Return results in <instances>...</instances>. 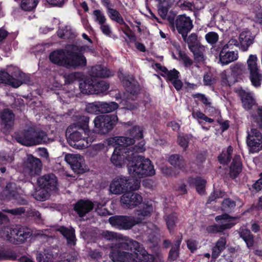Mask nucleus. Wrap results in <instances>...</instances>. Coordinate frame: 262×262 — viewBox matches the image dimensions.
Instances as JSON below:
<instances>
[{
    "label": "nucleus",
    "mask_w": 262,
    "mask_h": 262,
    "mask_svg": "<svg viewBox=\"0 0 262 262\" xmlns=\"http://www.w3.org/2000/svg\"><path fill=\"white\" fill-rule=\"evenodd\" d=\"M93 207L94 204L92 202L88 200H80L77 203L74 208L79 216H82L91 210Z\"/></svg>",
    "instance_id": "5701e85b"
},
{
    "label": "nucleus",
    "mask_w": 262,
    "mask_h": 262,
    "mask_svg": "<svg viewBox=\"0 0 262 262\" xmlns=\"http://www.w3.org/2000/svg\"><path fill=\"white\" fill-rule=\"evenodd\" d=\"M194 54V57L196 60L198 61H203L205 60L204 55V47H195L193 49L191 48V50Z\"/></svg>",
    "instance_id": "a18cd8bd"
},
{
    "label": "nucleus",
    "mask_w": 262,
    "mask_h": 262,
    "mask_svg": "<svg viewBox=\"0 0 262 262\" xmlns=\"http://www.w3.org/2000/svg\"><path fill=\"white\" fill-rule=\"evenodd\" d=\"M91 51H92V49L90 46H67V54L68 58L66 67L76 68L78 67L85 66L86 59L82 54L85 52Z\"/></svg>",
    "instance_id": "39448f33"
},
{
    "label": "nucleus",
    "mask_w": 262,
    "mask_h": 262,
    "mask_svg": "<svg viewBox=\"0 0 262 262\" xmlns=\"http://www.w3.org/2000/svg\"><path fill=\"white\" fill-rule=\"evenodd\" d=\"M94 20L100 25L104 24L106 21V18L104 13L100 10H95L93 11Z\"/></svg>",
    "instance_id": "c03bdc74"
},
{
    "label": "nucleus",
    "mask_w": 262,
    "mask_h": 262,
    "mask_svg": "<svg viewBox=\"0 0 262 262\" xmlns=\"http://www.w3.org/2000/svg\"><path fill=\"white\" fill-rule=\"evenodd\" d=\"M226 241L225 238H221L217 241L215 246L212 249V257L215 259L219 256L225 249Z\"/></svg>",
    "instance_id": "473e14b6"
},
{
    "label": "nucleus",
    "mask_w": 262,
    "mask_h": 262,
    "mask_svg": "<svg viewBox=\"0 0 262 262\" xmlns=\"http://www.w3.org/2000/svg\"><path fill=\"white\" fill-rule=\"evenodd\" d=\"M89 118L83 117L82 124H74L70 126L66 131L68 141L71 146L77 149L88 147L93 141V139L88 137L89 129L88 123Z\"/></svg>",
    "instance_id": "7ed1b4c3"
},
{
    "label": "nucleus",
    "mask_w": 262,
    "mask_h": 262,
    "mask_svg": "<svg viewBox=\"0 0 262 262\" xmlns=\"http://www.w3.org/2000/svg\"><path fill=\"white\" fill-rule=\"evenodd\" d=\"M37 260L38 262H55L54 260V256L53 254L51 253H45L43 255L41 253H39L36 257ZM26 262H33L31 260H27Z\"/></svg>",
    "instance_id": "79ce46f5"
},
{
    "label": "nucleus",
    "mask_w": 262,
    "mask_h": 262,
    "mask_svg": "<svg viewBox=\"0 0 262 262\" xmlns=\"http://www.w3.org/2000/svg\"><path fill=\"white\" fill-rule=\"evenodd\" d=\"M71 34L70 27H66L65 29H60L58 31V35L60 38H69Z\"/></svg>",
    "instance_id": "6e6d98bb"
},
{
    "label": "nucleus",
    "mask_w": 262,
    "mask_h": 262,
    "mask_svg": "<svg viewBox=\"0 0 262 262\" xmlns=\"http://www.w3.org/2000/svg\"><path fill=\"white\" fill-rule=\"evenodd\" d=\"M239 40L241 43L240 49L243 51H246L252 43L253 37L250 31H243L239 35Z\"/></svg>",
    "instance_id": "b1692460"
},
{
    "label": "nucleus",
    "mask_w": 262,
    "mask_h": 262,
    "mask_svg": "<svg viewBox=\"0 0 262 262\" xmlns=\"http://www.w3.org/2000/svg\"><path fill=\"white\" fill-rule=\"evenodd\" d=\"M253 188L256 191H259L262 188V178L258 179L253 185Z\"/></svg>",
    "instance_id": "774afa93"
},
{
    "label": "nucleus",
    "mask_w": 262,
    "mask_h": 262,
    "mask_svg": "<svg viewBox=\"0 0 262 262\" xmlns=\"http://www.w3.org/2000/svg\"><path fill=\"white\" fill-rule=\"evenodd\" d=\"M241 237L244 239L248 247H250L253 244V237L250 231L246 229L241 228L239 230Z\"/></svg>",
    "instance_id": "f704fd0d"
},
{
    "label": "nucleus",
    "mask_w": 262,
    "mask_h": 262,
    "mask_svg": "<svg viewBox=\"0 0 262 262\" xmlns=\"http://www.w3.org/2000/svg\"><path fill=\"white\" fill-rule=\"evenodd\" d=\"M127 178L122 176L115 178L110 185V192L115 194H120L127 190H136L140 186L141 178L131 177Z\"/></svg>",
    "instance_id": "423d86ee"
},
{
    "label": "nucleus",
    "mask_w": 262,
    "mask_h": 262,
    "mask_svg": "<svg viewBox=\"0 0 262 262\" xmlns=\"http://www.w3.org/2000/svg\"><path fill=\"white\" fill-rule=\"evenodd\" d=\"M100 29L104 34L110 36L111 34V29L109 25L105 23L100 25Z\"/></svg>",
    "instance_id": "e2e57ef3"
},
{
    "label": "nucleus",
    "mask_w": 262,
    "mask_h": 262,
    "mask_svg": "<svg viewBox=\"0 0 262 262\" xmlns=\"http://www.w3.org/2000/svg\"><path fill=\"white\" fill-rule=\"evenodd\" d=\"M58 230L67 238L69 245H75V237L74 230L73 228L68 229L64 227H60L58 229Z\"/></svg>",
    "instance_id": "cd10ccee"
},
{
    "label": "nucleus",
    "mask_w": 262,
    "mask_h": 262,
    "mask_svg": "<svg viewBox=\"0 0 262 262\" xmlns=\"http://www.w3.org/2000/svg\"><path fill=\"white\" fill-rule=\"evenodd\" d=\"M119 77L126 87V91L130 94L129 98H128L127 100L125 101L124 103L126 105L125 108L130 110H134L137 107V105L135 103L133 104L130 103L129 100H133L135 95L138 93L140 91L139 85L132 77L126 78L124 77L122 75H119Z\"/></svg>",
    "instance_id": "9d476101"
},
{
    "label": "nucleus",
    "mask_w": 262,
    "mask_h": 262,
    "mask_svg": "<svg viewBox=\"0 0 262 262\" xmlns=\"http://www.w3.org/2000/svg\"><path fill=\"white\" fill-rule=\"evenodd\" d=\"M176 26L178 32L186 40V36L193 28L192 20L186 15H179L176 20Z\"/></svg>",
    "instance_id": "f3484780"
},
{
    "label": "nucleus",
    "mask_w": 262,
    "mask_h": 262,
    "mask_svg": "<svg viewBox=\"0 0 262 262\" xmlns=\"http://www.w3.org/2000/svg\"><path fill=\"white\" fill-rule=\"evenodd\" d=\"M110 257L114 262H163L159 257L148 255L137 242L129 239L113 247Z\"/></svg>",
    "instance_id": "f03ea898"
},
{
    "label": "nucleus",
    "mask_w": 262,
    "mask_h": 262,
    "mask_svg": "<svg viewBox=\"0 0 262 262\" xmlns=\"http://www.w3.org/2000/svg\"><path fill=\"white\" fill-rule=\"evenodd\" d=\"M238 57V52L230 51L222 49L220 53V61L223 64H227L237 59Z\"/></svg>",
    "instance_id": "4be33fe9"
},
{
    "label": "nucleus",
    "mask_w": 262,
    "mask_h": 262,
    "mask_svg": "<svg viewBox=\"0 0 262 262\" xmlns=\"http://www.w3.org/2000/svg\"><path fill=\"white\" fill-rule=\"evenodd\" d=\"M176 220L177 217L173 214H170L167 217L166 221L167 228L169 231L172 230L174 228Z\"/></svg>",
    "instance_id": "3c124183"
},
{
    "label": "nucleus",
    "mask_w": 262,
    "mask_h": 262,
    "mask_svg": "<svg viewBox=\"0 0 262 262\" xmlns=\"http://www.w3.org/2000/svg\"><path fill=\"white\" fill-rule=\"evenodd\" d=\"M102 235L107 240H117V235L116 233L108 231H103Z\"/></svg>",
    "instance_id": "680f3d73"
},
{
    "label": "nucleus",
    "mask_w": 262,
    "mask_h": 262,
    "mask_svg": "<svg viewBox=\"0 0 262 262\" xmlns=\"http://www.w3.org/2000/svg\"><path fill=\"white\" fill-rule=\"evenodd\" d=\"M215 220L217 224L210 228L214 231L221 232L233 227L236 223L237 218L223 214L216 216Z\"/></svg>",
    "instance_id": "dca6fc26"
},
{
    "label": "nucleus",
    "mask_w": 262,
    "mask_h": 262,
    "mask_svg": "<svg viewBox=\"0 0 262 262\" xmlns=\"http://www.w3.org/2000/svg\"><path fill=\"white\" fill-rule=\"evenodd\" d=\"M101 89L95 88L94 80L92 78H87L79 83V88L81 92L86 94H100L107 91L109 88L108 84L106 82L100 83Z\"/></svg>",
    "instance_id": "4468645a"
},
{
    "label": "nucleus",
    "mask_w": 262,
    "mask_h": 262,
    "mask_svg": "<svg viewBox=\"0 0 262 262\" xmlns=\"http://www.w3.org/2000/svg\"><path fill=\"white\" fill-rule=\"evenodd\" d=\"M14 188H15V184H8L3 193L6 195V198L8 199L11 200L12 198H13V199L16 200L17 203L24 204V200H23L20 196H17L15 194L16 191H14L13 190Z\"/></svg>",
    "instance_id": "a878e982"
},
{
    "label": "nucleus",
    "mask_w": 262,
    "mask_h": 262,
    "mask_svg": "<svg viewBox=\"0 0 262 262\" xmlns=\"http://www.w3.org/2000/svg\"><path fill=\"white\" fill-rule=\"evenodd\" d=\"M242 164L239 156H235L230 167V174L231 177H235L241 170Z\"/></svg>",
    "instance_id": "c756f323"
},
{
    "label": "nucleus",
    "mask_w": 262,
    "mask_h": 262,
    "mask_svg": "<svg viewBox=\"0 0 262 262\" xmlns=\"http://www.w3.org/2000/svg\"><path fill=\"white\" fill-rule=\"evenodd\" d=\"M39 186H42L49 191L55 190L57 187V179L53 174H49L40 177L37 180Z\"/></svg>",
    "instance_id": "6ab92c4d"
},
{
    "label": "nucleus",
    "mask_w": 262,
    "mask_h": 262,
    "mask_svg": "<svg viewBox=\"0 0 262 262\" xmlns=\"http://www.w3.org/2000/svg\"><path fill=\"white\" fill-rule=\"evenodd\" d=\"M100 105L101 113H110L116 110L118 107V104L114 102L110 103L100 102Z\"/></svg>",
    "instance_id": "c9c22d12"
},
{
    "label": "nucleus",
    "mask_w": 262,
    "mask_h": 262,
    "mask_svg": "<svg viewBox=\"0 0 262 262\" xmlns=\"http://www.w3.org/2000/svg\"><path fill=\"white\" fill-rule=\"evenodd\" d=\"M181 242V239L177 240L172 247L169 254L168 258L171 260H175L178 256V249Z\"/></svg>",
    "instance_id": "37998d69"
},
{
    "label": "nucleus",
    "mask_w": 262,
    "mask_h": 262,
    "mask_svg": "<svg viewBox=\"0 0 262 262\" xmlns=\"http://www.w3.org/2000/svg\"><path fill=\"white\" fill-rule=\"evenodd\" d=\"M216 78L211 73H207L204 76V83L205 85H211L216 82Z\"/></svg>",
    "instance_id": "4d7b16f0"
},
{
    "label": "nucleus",
    "mask_w": 262,
    "mask_h": 262,
    "mask_svg": "<svg viewBox=\"0 0 262 262\" xmlns=\"http://www.w3.org/2000/svg\"><path fill=\"white\" fill-rule=\"evenodd\" d=\"M238 46V42L235 39H231L224 46L222 49H225L227 50H229L230 49H233L234 47H237Z\"/></svg>",
    "instance_id": "052dcab7"
},
{
    "label": "nucleus",
    "mask_w": 262,
    "mask_h": 262,
    "mask_svg": "<svg viewBox=\"0 0 262 262\" xmlns=\"http://www.w3.org/2000/svg\"><path fill=\"white\" fill-rule=\"evenodd\" d=\"M153 210V203L151 201L142 204L141 209L136 211V218L131 216H116L109 219V222L114 227L122 229H128L135 225L139 223L145 217L150 215Z\"/></svg>",
    "instance_id": "20e7f679"
},
{
    "label": "nucleus",
    "mask_w": 262,
    "mask_h": 262,
    "mask_svg": "<svg viewBox=\"0 0 262 262\" xmlns=\"http://www.w3.org/2000/svg\"><path fill=\"white\" fill-rule=\"evenodd\" d=\"M258 59L256 55L251 54L247 60L248 70L250 73V78L252 84L255 87H258L261 84L262 75L259 72L257 66Z\"/></svg>",
    "instance_id": "f8f14e48"
},
{
    "label": "nucleus",
    "mask_w": 262,
    "mask_h": 262,
    "mask_svg": "<svg viewBox=\"0 0 262 262\" xmlns=\"http://www.w3.org/2000/svg\"><path fill=\"white\" fill-rule=\"evenodd\" d=\"M1 235L7 240L19 243L25 242L30 236L31 234L28 229L24 228H17L12 230L9 228H6L2 232Z\"/></svg>",
    "instance_id": "9b49d317"
},
{
    "label": "nucleus",
    "mask_w": 262,
    "mask_h": 262,
    "mask_svg": "<svg viewBox=\"0 0 262 262\" xmlns=\"http://www.w3.org/2000/svg\"><path fill=\"white\" fill-rule=\"evenodd\" d=\"M91 74L94 77H106L111 75V72L107 69L98 65L92 68Z\"/></svg>",
    "instance_id": "7c9ffc66"
},
{
    "label": "nucleus",
    "mask_w": 262,
    "mask_h": 262,
    "mask_svg": "<svg viewBox=\"0 0 262 262\" xmlns=\"http://www.w3.org/2000/svg\"><path fill=\"white\" fill-rule=\"evenodd\" d=\"M13 160V157L7 155L5 152L0 153V164H7L11 162Z\"/></svg>",
    "instance_id": "5fc2aeb1"
},
{
    "label": "nucleus",
    "mask_w": 262,
    "mask_h": 262,
    "mask_svg": "<svg viewBox=\"0 0 262 262\" xmlns=\"http://www.w3.org/2000/svg\"><path fill=\"white\" fill-rule=\"evenodd\" d=\"M170 164L175 167H181L183 166L184 160L182 156L179 155H171L168 159Z\"/></svg>",
    "instance_id": "a19ab883"
},
{
    "label": "nucleus",
    "mask_w": 262,
    "mask_h": 262,
    "mask_svg": "<svg viewBox=\"0 0 262 262\" xmlns=\"http://www.w3.org/2000/svg\"><path fill=\"white\" fill-rule=\"evenodd\" d=\"M235 206V204L233 201L229 199H226L222 203V209L224 211H228Z\"/></svg>",
    "instance_id": "13d9d810"
},
{
    "label": "nucleus",
    "mask_w": 262,
    "mask_h": 262,
    "mask_svg": "<svg viewBox=\"0 0 262 262\" xmlns=\"http://www.w3.org/2000/svg\"><path fill=\"white\" fill-rule=\"evenodd\" d=\"M155 67L160 70L163 73L162 75L166 77L167 79L170 82L179 78V72L175 69L168 71L166 68L162 67L159 63H156Z\"/></svg>",
    "instance_id": "bb28decb"
},
{
    "label": "nucleus",
    "mask_w": 262,
    "mask_h": 262,
    "mask_svg": "<svg viewBox=\"0 0 262 262\" xmlns=\"http://www.w3.org/2000/svg\"><path fill=\"white\" fill-rule=\"evenodd\" d=\"M1 118L6 128H9L12 126L14 115L10 110L8 109L4 110L1 113Z\"/></svg>",
    "instance_id": "c85d7f7f"
},
{
    "label": "nucleus",
    "mask_w": 262,
    "mask_h": 262,
    "mask_svg": "<svg viewBox=\"0 0 262 262\" xmlns=\"http://www.w3.org/2000/svg\"><path fill=\"white\" fill-rule=\"evenodd\" d=\"M129 137H115L107 139L108 145L115 147L111 159L112 163L118 167L126 165L131 177L154 175L155 170L151 161L136 154L145 150L142 127L134 126L129 130Z\"/></svg>",
    "instance_id": "f257e3e1"
},
{
    "label": "nucleus",
    "mask_w": 262,
    "mask_h": 262,
    "mask_svg": "<svg viewBox=\"0 0 262 262\" xmlns=\"http://www.w3.org/2000/svg\"><path fill=\"white\" fill-rule=\"evenodd\" d=\"M106 12L108 16L112 20L115 21L120 24L124 23L122 16L116 10L110 7L107 9Z\"/></svg>",
    "instance_id": "4c0bfd02"
},
{
    "label": "nucleus",
    "mask_w": 262,
    "mask_h": 262,
    "mask_svg": "<svg viewBox=\"0 0 262 262\" xmlns=\"http://www.w3.org/2000/svg\"><path fill=\"white\" fill-rule=\"evenodd\" d=\"M37 0H21L20 8L25 11H31L37 6Z\"/></svg>",
    "instance_id": "ea45409f"
},
{
    "label": "nucleus",
    "mask_w": 262,
    "mask_h": 262,
    "mask_svg": "<svg viewBox=\"0 0 262 262\" xmlns=\"http://www.w3.org/2000/svg\"><path fill=\"white\" fill-rule=\"evenodd\" d=\"M64 159L70 165L73 170L76 173H82L88 170L87 167L85 164L84 160L83 157L80 155L66 154Z\"/></svg>",
    "instance_id": "2eb2a0df"
},
{
    "label": "nucleus",
    "mask_w": 262,
    "mask_h": 262,
    "mask_svg": "<svg viewBox=\"0 0 262 262\" xmlns=\"http://www.w3.org/2000/svg\"><path fill=\"white\" fill-rule=\"evenodd\" d=\"M252 119L260 128H262V107L259 108L257 111V114L252 115Z\"/></svg>",
    "instance_id": "603ef678"
},
{
    "label": "nucleus",
    "mask_w": 262,
    "mask_h": 262,
    "mask_svg": "<svg viewBox=\"0 0 262 262\" xmlns=\"http://www.w3.org/2000/svg\"><path fill=\"white\" fill-rule=\"evenodd\" d=\"M187 247L191 252H193L198 248V243L194 239H189L187 241Z\"/></svg>",
    "instance_id": "69168bd1"
},
{
    "label": "nucleus",
    "mask_w": 262,
    "mask_h": 262,
    "mask_svg": "<svg viewBox=\"0 0 262 262\" xmlns=\"http://www.w3.org/2000/svg\"><path fill=\"white\" fill-rule=\"evenodd\" d=\"M16 140L23 145L32 146L47 142L48 138L45 132L31 128L25 132L23 136L17 137Z\"/></svg>",
    "instance_id": "6e6552de"
},
{
    "label": "nucleus",
    "mask_w": 262,
    "mask_h": 262,
    "mask_svg": "<svg viewBox=\"0 0 262 262\" xmlns=\"http://www.w3.org/2000/svg\"><path fill=\"white\" fill-rule=\"evenodd\" d=\"M189 183L190 184H195L196 189L199 193L203 194L204 192L206 185V181L205 180L201 178H197L196 179L192 178L189 180Z\"/></svg>",
    "instance_id": "e433bc0d"
},
{
    "label": "nucleus",
    "mask_w": 262,
    "mask_h": 262,
    "mask_svg": "<svg viewBox=\"0 0 262 262\" xmlns=\"http://www.w3.org/2000/svg\"><path fill=\"white\" fill-rule=\"evenodd\" d=\"M174 49L172 53V56L174 59H181L184 62L186 67H189L192 63V61L185 54L182 52L180 50V47L178 45H173Z\"/></svg>",
    "instance_id": "393cba45"
},
{
    "label": "nucleus",
    "mask_w": 262,
    "mask_h": 262,
    "mask_svg": "<svg viewBox=\"0 0 262 262\" xmlns=\"http://www.w3.org/2000/svg\"><path fill=\"white\" fill-rule=\"evenodd\" d=\"M118 118L115 115H104L97 116L94 123L96 131L101 134H105L117 124Z\"/></svg>",
    "instance_id": "1a4fd4ad"
},
{
    "label": "nucleus",
    "mask_w": 262,
    "mask_h": 262,
    "mask_svg": "<svg viewBox=\"0 0 262 262\" xmlns=\"http://www.w3.org/2000/svg\"><path fill=\"white\" fill-rule=\"evenodd\" d=\"M49 57L52 62L66 67L68 58L67 47L65 49L57 50L53 51L50 54Z\"/></svg>",
    "instance_id": "aec40b11"
},
{
    "label": "nucleus",
    "mask_w": 262,
    "mask_h": 262,
    "mask_svg": "<svg viewBox=\"0 0 262 262\" xmlns=\"http://www.w3.org/2000/svg\"><path fill=\"white\" fill-rule=\"evenodd\" d=\"M198 37L197 35L195 34H191L188 38H187V35L186 36V40H184L188 45L189 48L190 50L191 48H194L195 47V45L197 44L198 41Z\"/></svg>",
    "instance_id": "09e8293b"
},
{
    "label": "nucleus",
    "mask_w": 262,
    "mask_h": 262,
    "mask_svg": "<svg viewBox=\"0 0 262 262\" xmlns=\"http://www.w3.org/2000/svg\"><path fill=\"white\" fill-rule=\"evenodd\" d=\"M221 76L222 82L224 84L230 85L232 84V81L231 80V77L228 72L226 71H223L221 73Z\"/></svg>",
    "instance_id": "864d4df0"
},
{
    "label": "nucleus",
    "mask_w": 262,
    "mask_h": 262,
    "mask_svg": "<svg viewBox=\"0 0 262 262\" xmlns=\"http://www.w3.org/2000/svg\"><path fill=\"white\" fill-rule=\"evenodd\" d=\"M242 100L243 106L246 110L250 109L255 103L253 94L251 92H244L242 96Z\"/></svg>",
    "instance_id": "2f4dec72"
},
{
    "label": "nucleus",
    "mask_w": 262,
    "mask_h": 262,
    "mask_svg": "<svg viewBox=\"0 0 262 262\" xmlns=\"http://www.w3.org/2000/svg\"><path fill=\"white\" fill-rule=\"evenodd\" d=\"M189 139V136L188 135L179 136L178 137V142L181 146L183 147L184 148H186L188 145Z\"/></svg>",
    "instance_id": "bf43d9fd"
},
{
    "label": "nucleus",
    "mask_w": 262,
    "mask_h": 262,
    "mask_svg": "<svg viewBox=\"0 0 262 262\" xmlns=\"http://www.w3.org/2000/svg\"><path fill=\"white\" fill-rule=\"evenodd\" d=\"M28 168L31 176L39 174L41 169V162L40 160L34 157L32 155H29L27 159Z\"/></svg>",
    "instance_id": "412c9836"
},
{
    "label": "nucleus",
    "mask_w": 262,
    "mask_h": 262,
    "mask_svg": "<svg viewBox=\"0 0 262 262\" xmlns=\"http://www.w3.org/2000/svg\"><path fill=\"white\" fill-rule=\"evenodd\" d=\"M25 74L16 67L9 66L5 69H0V83L18 88L25 82Z\"/></svg>",
    "instance_id": "0eeeda50"
},
{
    "label": "nucleus",
    "mask_w": 262,
    "mask_h": 262,
    "mask_svg": "<svg viewBox=\"0 0 262 262\" xmlns=\"http://www.w3.org/2000/svg\"><path fill=\"white\" fill-rule=\"evenodd\" d=\"M247 144L252 153L257 152L262 149V135L259 131L251 128L248 132Z\"/></svg>",
    "instance_id": "ddd939ff"
},
{
    "label": "nucleus",
    "mask_w": 262,
    "mask_h": 262,
    "mask_svg": "<svg viewBox=\"0 0 262 262\" xmlns=\"http://www.w3.org/2000/svg\"><path fill=\"white\" fill-rule=\"evenodd\" d=\"M205 38L209 43L213 45L217 41L219 36L216 33L210 32L206 34Z\"/></svg>",
    "instance_id": "8fccbe9b"
},
{
    "label": "nucleus",
    "mask_w": 262,
    "mask_h": 262,
    "mask_svg": "<svg viewBox=\"0 0 262 262\" xmlns=\"http://www.w3.org/2000/svg\"><path fill=\"white\" fill-rule=\"evenodd\" d=\"M194 98L198 99V100L201 101L205 105L210 104L209 100L202 94H196L193 95Z\"/></svg>",
    "instance_id": "0e129e2a"
},
{
    "label": "nucleus",
    "mask_w": 262,
    "mask_h": 262,
    "mask_svg": "<svg viewBox=\"0 0 262 262\" xmlns=\"http://www.w3.org/2000/svg\"><path fill=\"white\" fill-rule=\"evenodd\" d=\"M233 151V148L229 146L226 150L219 156V161L221 164H227L230 160L231 155Z\"/></svg>",
    "instance_id": "58836bf2"
},
{
    "label": "nucleus",
    "mask_w": 262,
    "mask_h": 262,
    "mask_svg": "<svg viewBox=\"0 0 262 262\" xmlns=\"http://www.w3.org/2000/svg\"><path fill=\"white\" fill-rule=\"evenodd\" d=\"M192 116L193 118L196 119L199 121H200V120H202L209 123H212L213 122V119L208 118L200 111H193L192 113Z\"/></svg>",
    "instance_id": "49530a36"
},
{
    "label": "nucleus",
    "mask_w": 262,
    "mask_h": 262,
    "mask_svg": "<svg viewBox=\"0 0 262 262\" xmlns=\"http://www.w3.org/2000/svg\"><path fill=\"white\" fill-rule=\"evenodd\" d=\"M224 192L221 191H215L214 193L211 194L209 198V202L210 203L212 201H214L215 199L217 198H220L222 197L224 195Z\"/></svg>",
    "instance_id": "338daca9"
},
{
    "label": "nucleus",
    "mask_w": 262,
    "mask_h": 262,
    "mask_svg": "<svg viewBox=\"0 0 262 262\" xmlns=\"http://www.w3.org/2000/svg\"><path fill=\"white\" fill-rule=\"evenodd\" d=\"M142 201L141 195L136 192H127L123 194L120 199V202L124 207L133 208L140 204Z\"/></svg>",
    "instance_id": "a211bd4d"
},
{
    "label": "nucleus",
    "mask_w": 262,
    "mask_h": 262,
    "mask_svg": "<svg viewBox=\"0 0 262 262\" xmlns=\"http://www.w3.org/2000/svg\"><path fill=\"white\" fill-rule=\"evenodd\" d=\"M86 111L91 114L100 113V102L89 103L86 106Z\"/></svg>",
    "instance_id": "de8ad7c7"
},
{
    "label": "nucleus",
    "mask_w": 262,
    "mask_h": 262,
    "mask_svg": "<svg viewBox=\"0 0 262 262\" xmlns=\"http://www.w3.org/2000/svg\"><path fill=\"white\" fill-rule=\"evenodd\" d=\"M50 191L39 186L33 194L34 198L38 201H43L49 198Z\"/></svg>",
    "instance_id": "72a5a7b5"
}]
</instances>
